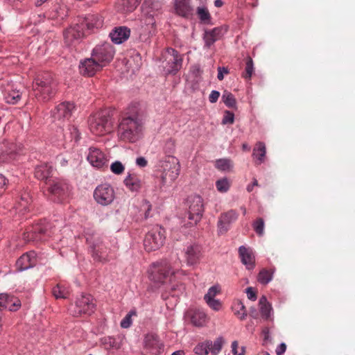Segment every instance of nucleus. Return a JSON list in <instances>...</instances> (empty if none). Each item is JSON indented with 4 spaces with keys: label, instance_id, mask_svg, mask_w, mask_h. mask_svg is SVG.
Instances as JSON below:
<instances>
[{
    "label": "nucleus",
    "instance_id": "nucleus-27",
    "mask_svg": "<svg viewBox=\"0 0 355 355\" xmlns=\"http://www.w3.org/2000/svg\"><path fill=\"white\" fill-rule=\"evenodd\" d=\"M84 35L83 27L82 25L76 24L73 26H71L67 28L64 32V38L65 42L70 45L75 40H78L81 38Z\"/></svg>",
    "mask_w": 355,
    "mask_h": 355
},
{
    "label": "nucleus",
    "instance_id": "nucleus-9",
    "mask_svg": "<svg viewBox=\"0 0 355 355\" xmlns=\"http://www.w3.org/2000/svg\"><path fill=\"white\" fill-rule=\"evenodd\" d=\"M164 240V230L156 226L146 234L144 240L145 250L148 252L156 250L163 245Z\"/></svg>",
    "mask_w": 355,
    "mask_h": 355
},
{
    "label": "nucleus",
    "instance_id": "nucleus-35",
    "mask_svg": "<svg viewBox=\"0 0 355 355\" xmlns=\"http://www.w3.org/2000/svg\"><path fill=\"white\" fill-rule=\"evenodd\" d=\"M124 184L132 191H138L141 188V181L135 175L129 174L125 178Z\"/></svg>",
    "mask_w": 355,
    "mask_h": 355
},
{
    "label": "nucleus",
    "instance_id": "nucleus-7",
    "mask_svg": "<svg viewBox=\"0 0 355 355\" xmlns=\"http://www.w3.org/2000/svg\"><path fill=\"white\" fill-rule=\"evenodd\" d=\"M74 105L69 102H63L58 105L51 112V116L53 121L57 123L60 127V132L62 137L65 138V134L63 132V125L65 121H68L72 115V112L74 110Z\"/></svg>",
    "mask_w": 355,
    "mask_h": 355
},
{
    "label": "nucleus",
    "instance_id": "nucleus-52",
    "mask_svg": "<svg viewBox=\"0 0 355 355\" xmlns=\"http://www.w3.org/2000/svg\"><path fill=\"white\" fill-rule=\"evenodd\" d=\"M220 291L219 287L218 286H213L210 287L207 291V293L204 296V300H207L209 298H214L217 293Z\"/></svg>",
    "mask_w": 355,
    "mask_h": 355
},
{
    "label": "nucleus",
    "instance_id": "nucleus-58",
    "mask_svg": "<svg viewBox=\"0 0 355 355\" xmlns=\"http://www.w3.org/2000/svg\"><path fill=\"white\" fill-rule=\"evenodd\" d=\"M227 73H229V71H228L227 68H226V67H218L217 78L219 80H223L224 74H227Z\"/></svg>",
    "mask_w": 355,
    "mask_h": 355
},
{
    "label": "nucleus",
    "instance_id": "nucleus-38",
    "mask_svg": "<svg viewBox=\"0 0 355 355\" xmlns=\"http://www.w3.org/2000/svg\"><path fill=\"white\" fill-rule=\"evenodd\" d=\"M254 72V63L250 56H247L245 58V71L242 73V77L246 80H250Z\"/></svg>",
    "mask_w": 355,
    "mask_h": 355
},
{
    "label": "nucleus",
    "instance_id": "nucleus-21",
    "mask_svg": "<svg viewBox=\"0 0 355 355\" xmlns=\"http://www.w3.org/2000/svg\"><path fill=\"white\" fill-rule=\"evenodd\" d=\"M238 216V213L234 209L221 214L218 221V234L226 233L230 228V225L237 219Z\"/></svg>",
    "mask_w": 355,
    "mask_h": 355
},
{
    "label": "nucleus",
    "instance_id": "nucleus-39",
    "mask_svg": "<svg viewBox=\"0 0 355 355\" xmlns=\"http://www.w3.org/2000/svg\"><path fill=\"white\" fill-rule=\"evenodd\" d=\"M90 250L93 258L98 261H103L105 260L102 248L98 243H92L90 245Z\"/></svg>",
    "mask_w": 355,
    "mask_h": 355
},
{
    "label": "nucleus",
    "instance_id": "nucleus-44",
    "mask_svg": "<svg viewBox=\"0 0 355 355\" xmlns=\"http://www.w3.org/2000/svg\"><path fill=\"white\" fill-rule=\"evenodd\" d=\"M122 3L125 12H132L139 4L137 0H122Z\"/></svg>",
    "mask_w": 355,
    "mask_h": 355
},
{
    "label": "nucleus",
    "instance_id": "nucleus-18",
    "mask_svg": "<svg viewBox=\"0 0 355 355\" xmlns=\"http://www.w3.org/2000/svg\"><path fill=\"white\" fill-rule=\"evenodd\" d=\"M18 148L15 144L6 140L0 143V163L13 160L17 154Z\"/></svg>",
    "mask_w": 355,
    "mask_h": 355
},
{
    "label": "nucleus",
    "instance_id": "nucleus-62",
    "mask_svg": "<svg viewBox=\"0 0 355 355\" xmlns=\"http://www.w3.org/2000/svg\"><path fill=\"white\" fill-rule=\"evenodd\" d=\"M191 71L196 76L200 75L201 70L199 65H193L191 67Z\"/></svg>",
    "mask_w": 355,
    "mask_h": 355
},
{
    "label": "nucleus",
    "instance_id": "nucleus-48",
    "mask_svg": "<svg viewBox=\"0 0 355 355\" xmlns=\"http://www.w3.org/2000/svg\"><path fill=\"white\" fill-rule=\"evenodd\" d=\"M52 293L56 299L66 298L67 295V293L64 291V289H62L59 284L53 287Z\"/></svg>",
    "mask_w": 355,
    "mask_h": 355
},
{
    "label": "nucleus",
    "instance_id": "nucleus-41",
    "mask_svg": "<svg viewBox=\"0 0 355 355\" xmlns=\"http://www.w3.org/2000/svg\"><path fill=\"white\" fill-rule=\"evenodd\" d=\"M150 10L148 11V15L146 18V24L148 26V35H152L155 33V20L154 19V17L152 14L150 12L153 11L150 8H148Z\"/></svg>",
    "mask_w": 355,
    "mask_h": 355
},
{
    "label": "nucleus",
    "instance_id": "nucleus-6",
    "mask_svg": "<svg viewBox=\"0 0 355 355\" xmlns=\"http://www.w3.org/2000/svg\"><path fill=\"white\" fill-rule=\"evenodd\" d=\"M148 272L150 279L157 284H164L168 278L171 281V277L175 274L170 263L166 259L152 263Z\"/></svg>",
    "mask_w": 355,
    "mask_h": 355
},
{
    "label": "nucleus",
    "instance_id": "nucleus-33",
    "mask_svg": "<svg viewBox=\"0 0 355 355\" xmlns=\"http://www.w3.org/2000/svg\"><path fill=\"white\" fill-rule=\"evenodd\" d=\"M259 304L262 318L265 320H269L272 309L270 304L268 303L265 295H263L260 297Z\"/></svg>",
    "mask_w": 355,
    "mask_h": 355
},
{
    "label": "nucleus",
    "instance_id": "nucleus-29",
    "mask_svg": "<svg viewBox=\"0 0 355 355\" xmlns=\"http://www.w3.org/2000/svg\"><path fill=\"white\" fill-rule=\"evenodd\" d=\"M239 254L241 262L245 266L248 270H252L255 267V258L252 250L243 245L239 248Z\"/></svg>",
    "mask_w": 355,
    "mask_h": 355
},
{
    "label": "nucleus",
    "instance_id": "nucleus-2",
    "mask_svg": "<svg viewBox=\"0 0 355 355\" xmlns=\"http://www.w3.org/2000/svg\"><path fill=\"white\" fill-rule=\"evenodd\" d=\"M56 82L51 73L44 71L38 73L33 83L35 97L40 102H47L56 92Z\"/></svg>",
    "mask_w": 355,
    "mask_h": 355
},
{
    "label": "nucleus",
    "instance_id": "nucleus-12",
    "mask_svg": "<svg viewBox=\"0 0 355 355\" xmlns=\"http://www.w3.org/2000/svg\"><path fill=\"white\" fill-rule=\"evenodd\" d=\"M95 309L96 304L94 297L89 294H83L77 298L72 314L75 317H78L82 314L91 315L94 312Z\"/></svg>",
    "mask_w": 355,
    "mask_h": 355
},
{
    "label": "nucleus",
    "instance_id": "nucleus-42",
    "mask_svg": "<svg viewBox=\"0 0 355 355\" xmlns=\"http://www.w3.org/2000/svg\"><path fill=\"white\" fill-rule=\"evenodd\" d=\"M216 187L218 191L225 193L229 190L230 184L227 178H224L216 182Z\"/></svg>",
    "mask_w": 355,
    "mask_h": 355
},
{
    "label": "nucleus",
    "instance_id": "nucleus-26",
    "mask_svg": "<svg viewBox=\"0 0 355 355\" xmlns=\"http://www.w3.org/2000/svg\"><path fill=\"white\" fill-rule=\"evenodd\" d=\"M174 8L175 13L184 18H189L193 13L189 0H175Z\"/></svg>",
    "mask_w": 355,
    "mask_h": 355
},
{
    "label": "nucleus",
    "instance_id": "nucleus-56",
    "mask_svg": "<svg viewBox=\"0 0 355 355\" xmlns=\"http://www.w3.org/2000/svg\"><path fill=\"white\" fill-rule=\"evenodd\" d=\"M248 298L252 301L257 300V293L252 287H248L245 290Z\"/></svg>",
    "mask_w": 355,
    "mask_h": 355
},
{
    "label": "nucleus",
    "instance_id": "nucleus-36",
    "mask_svg": "<svg viewBox=\"0 0 355 355\" xmlns=\"http://www.w3.org/2000/svg\"><path fill=\"white\" fill-rule=\"evenodd\" d=\"M275 268L267 270L263 268L260 270L257 276V281L263 285L268 284L272 279Z\"/></svg>",
    "mask_w": 355,
    "mask_h": 355
},
{
    "label": "nucleus",
    "instance_id": "nucleus-1",
    "mask_svg": "<svg viewBox=\"0 0 355 355\" xmlns=\"http://www.w3.org/2000/svg\"><path fill=\"white\" fill-rule=\"evenodd\" d=\"M146 116V110L140 103L130 105L118 125L120 140L135 143L141 138Z\"/></svg>",
    "mask_w": 355,
    "mask_h": 355
},
{
    "label": "nucleus",
    "instance_id": "nucleus-16",
    "mask_svg": "<svg viewBox=\"0 0 355 355\" xmlns=\"http://www.w3.org/2000/svg\"><path fill=\"white\" fill-rule=\"evenodd\" d=\"M167 53L171 58L167 60V65L165 67L166 73V74L175 75L182 68V55L173 48H168Z\"/></svg>",
    "mask_w": 355,
    "mask_h": 355
},
{
    "label": "nucleus",
    "instance_id": "nucleus-14",
    "mask_svg": "<svg viewBox=\"0 0 355 355\" xmlns=\"http://www.w3.org/2000/svg\"><path fill=\"white\" fill-rule=\"evenodd\" d=\"M164 345L155 334H148L144 338V350L143 355H160L163 352Z\"/></svg>",
    "mask_w": 355,
    "mask_h": 355
},
{
    "label": "nucleus",
    "instance_id": "nucleus-53",
    "mask_svg": "<svg viewBox=\"0 0 355 355\" xmlns=\"http://www.w3.org/2000/svg\"><path fill=\"white\" fill-rule=\"evenodd\" d=\"M135 314V312L131 311L128 313L123 319L121 321V327L124 329H127L130 327L132 324V315Z\"/></svg>",
    "mask_w": 355,
    "mask_h": 355
},
{
    "label": "nucleus",
    "instance_id": "nucleus-64",
    "mask_svg": "<svg viewBox=\"0 0 355 355\" xmlns=\"http://www.w3.org/2000/svg\"><path fill=\"white\" fill-rule=\"evenodd\" d=\"M6 184V178L1 174H0V189H3Z\"/></svg>",
    "mask_w": 355,
    "mask_h": 355
},
{
    "label": "nucleus",
    "instance_id": "nucleus-28",
    "mask_svg": "<svg viewBox=\"0 0 355 355\" xmlns=\"http://www.w3.org/2000/svg\"><path fill=\"white\" fill-rule=\"evenodd\" d=\"M186 318L195 327H202L207 320L206 314L199 309H190L187 312Z\"/></svg>",
    "mask_w": 355,
    "mask_h": 355
},
{
    "label": "nucleus",
    "instance_id": "nucleus-37",
    "mask_svg": "<svg viewBox=\"0 0 355 355\" xmlns=\"http://www.w3.org/2000/svg\"><path fill=\"white\" fill-rule=\"evenodd\" d=\"M222 101L227 107L236 108V100L230 92L227 90L223 92Z\"/></svg>",
    "mask_w": 355,
    "mask_h": 355
},
{
    "label": "nucleus",
    "instance_id": "nucleus-51",
    "mask_svg": "<svg viewBox=\"0 0 355 355\" xmlns=\"http://www.w3.org/2000/svg\"><path fill=\"white\" fill-rule=\"evenodd\" d=\"M205 302L208 306L214 311L220 310L222 306L220 300H216L214 298H209V300H205Z\"/></svg>",
    "mask_w": 355,
    "mask_h": 355
},
{
    "label": "nucleus",
    "instance_id": "nucleus-23",
    "mask_svg": "<svg viewBox=\"0 0 355 355\" xmlns=\"http://www.w3.org/2000/svg\"><path fill=\"white\" fill-rule=\"evenodd\" d=\"M87 158L94 167L101 168L104 166H107L108 160L98 148H90Z\"/></svg>",
    "mask_w": 355,
    "mask_h": 355
},
{
    "label": "nucleus",
    "instance_id": "nucleus-46",
    "mask_svg": "<svg viewBox=\"0 0 355 355\" xmlns=\"http://www.w3.org/2000/svg\"><path fill=\"white\" fill-rule=\"evenodd\" d=\"M112 172L114 174L119 175L124 171V166L119 161H115L110 166Z\"/></svg>",
    "mask_w": 355,
    "mask_h": 355
},
{
    "label": "nucleus",
    "instance_id": "nucleus-25",
    "mask_svg": "<svg viewBox=\"0 0 355 355\" xmlns=\"http://www.w3.org/2000/svg\"><path fill=\"white\" fill-rule=\"evenodd\" d=\"M36 263L35 252L30 251L22 254L16 261V268L23 271L33 267Z\"/></svg>",
    "mask_w": 355,
    "mask_h": 355
},
{
    "label": "nucleus",
    "instance_id": "nucleus-50",
    "mask_svg": "<svg viewBox=\"0 0 355 355\" xmlns=\"http://www.w3.org/2000/svg\"><path fill=\"white\" fill-rule=\"evenodd\" d=\"M234 121V114L232 112L225 110L222 120L223 124H232Z\"/></svg>",
    "mask_w": 355,
    "mask_h": 355
},
{
    "label": "nucleus",
    "instance_id": "nucleus-32",
    "mask_svg": "<svg viewBox=\"0 0 355 355\" xmlns=\"http://www.w3.org/2000/svg\"><path fill=\"white\" fill-rule=\"evenodd\" d=\"M103 21L101 19L95 15H87L81 25L86 26L88 30H93L94 28H98L102 26Z\"/></svg>",
    "mask_w": 355,
    "mask_h": 355
},
{
    "label": "nucleus",
    "instance_id": "nucleus-47",
    "mask_svg": "<svg viewBox=\"0 0 355 355\" xmlns=\"http://www.w3.org/2000/svg\"><path fill=\"white\" fill-rule=\"evenodd\" d=\"M236 306L238 310L235 314L240 318V320H243L247 316V311L245 309V306L241 302H239Z\"/></svg>",
    "mask_w": 355,
    "mask_h": 355
},
{
    "label": "nucleus",
    "instance_id": "nucleus-4",
    "mask_svg": "<svg viewBox=\"0 0 355 355\" xmlns=\"http://www.w3.org/2000/svg\"><path fill=\"white\" fill-rule=\"evenodd\" d=\"M51 236V225L45 219L28 227L23 234V239L35 243L46 241Z\"/></svg>",
    "mask_w": 355,
    "mask_h": 355
},
{
    "label": "nucleus",
    "instance_id": "nucleus-63",
    "mask_svg": "<svg viewBox=\"0 0 355 355\" xmlns=\"http://www.w3.org/2000/svg\"><path fill=\"white\" fill-rule=\"evenodd\" d=\"M144 203L147 205L148 208L145 212V218H147L149 216L150 211L151 210L152 205L150 202L147 200H144Z\"/></svg>",
    "mask_w": 355,
    "mask_h": 355
},
{
    "label": "nucleus",
    "instance_id": "nucleus-45",
    "mask_svg": "<svg viewBox=\"0 0 355 355\" xmlns=\"http://www.w3.org/2000/svg\"><path fill=\"white\" fill-rule=\"evenodd\" d=\"M216 167L220 171H227L231 167V162L227 159H219L216 162Z\"/></svg>",
    "mask_w": 355,
    "mask_h": 355
},
{
    "label": "nucleus",
    "instance_id": "nucleus-31",
    "mask_svg": "<svg viewBox=\"0 0 355 355\" xmlns=\"http://www.w3.org/2000/svg\"><path fill=\"white\" fill-rule=\"evenodd\" d=\"M52 166L47 163H43L37 165L35 168V177L40 180L49 182V180H53L54 178L51 175Z\"/></svg>",
    "mask_w": 355,
    "mask_h": 355
},
{
    "label": "nucleus",
    "instance_id": "nucleus-13",
    "mask_svg": "<svg viewBox=\"0 0 355 355\" xmlns=\"http://www.w3.org/2000/svg\"><path fill=\"white\" fill-rule=\"evenodd\" d=\"M94 198L101 205H110L115 198L114 188L109 184L98 185L94 191Z\"/></svg>",
    "mask_w": 355,
    "mask_h": 355
},
{
    "label": "nucleus",
    "instance_id": "nucleus-15",
    "mask_svg": "<svg viewBox=\"0 0 355 355\" xmlns=\"http://www.w3.org/2000/svg\"><path fill=\"white\" fill-rule=\"evenodd\" d=\"M3 87V93L6 102L9 104H17L21 98L22 92L18 88V85L12 82L4 81L1 83Z\"/></svg>",
    "mask_w": 355,
    "mask_h": 355
},
{
    "label": "nucleus",
    "instance_id": "nucleus-60",
    "mask_svg": "<svg viewBox=\"0 0 355 355\" xmlns=\"http://www.w3.org/2000/svg\"><path fill=\"white\" fill-rule=\"evenodd\" d=\"M136 164L138 166L144 168L147 166L148 162L144 157H139L136 159Z\"/></svg>",
    "mask_w": 355,
    "mask_h": 355
},
{
    "label": "nucleus",
    "instance_id": "nucleus-22",
    "mask_svg": "<svg viewBox=\"0 0 355 355\" xmlns=\"http://www.w3.org/2000/svg\"><path fill=\"white\" fill-rule=\"evenodd\" d=\"M227 32V28L223 26L216 27L211 30H206L203 35L205 46L209 49L216 41L219 40Z\"/></svg>",
    "mask_w": 355,
    "mask_h": 355
},
{
    "label": "nucleus",
    "instance_id": "nucleus-17",
    "mask_svg": "<svg viewBox=\"0 0 355 355\" xmlns=\"http://www.w3.org/2000/svg\"><path fill=\"white\" fill-rule=\"evenodd\" d=\"M202 257V248L197 243L190 244L184 249V257L189 266H194L199 263Z\"/></svg>",
    "mask_w": 355,
    "mask_h": 355
},
{
    "label": "nucleus",
    "instance_id": "nucleus-55",
    "mask_svg": "<svg viewBox=\"0 0 355 355\" xmlns=\"http://www.w3.org/2000/svg\"><path fill=\"white\" fill-rule=\"evenodd\" d=\"M68 130L71 135V139H74L75 141H79L80 137L78 130L74 125H69Z\"/></svg>",
    "mask_w": 355,
    "mask_h": 355
},
{
    "label": "nucleus",
    "instance_id": "nucleus-30",
    "mask_svg": "<svg viewBox=\"0 0 355 355\" xmlns=\"http://www.w3.org/2000/svg\"><path fill=\"white\" fill-rule=\"evenodd\" d=\"M130 35V30L126 26L116 27L110 33V37L112 41L116 44H120L126 41Z\"/></svg>",
    "mask_w": 355,
    "mask_h": 355
},
{
    "label": "nucleus",
    "instance_id": "nucleus-54",
    "mask_svg": "<svg viewBox=\"0 0 355 355\" xmlns=\"http://www.w3.org/2000/svg\"><path fill=\"white\" fill-rule=\"evenodd\" d=\"M143 6L150 8L152 10H159L161 8V3L155 0H145Z\"/></svg>",
    "mask_w": 355,
    "mask_h": 355
},
{
    "label": "nucleus",
    "instance_id": "nucleus-10",
    "mask_svg": "<svg viewBox=\"0 0 355 355\" xmlns=\"http://www.w3.org/2000/svg\"><path fill=\"white\" fill-rule=\"evenodd\" d=\"M188 204L189 223L191 225H196L200 221L205 211L203 199L198 195L192 196L188 198Z\"/></svg>",
    "mask_w": 355,
    "mask_h": 355
},
{
    "label": "nucleus",
    "instance_id": "nucleus-19",
    "mask_svg": "<svg viewBox=\"0 0 355 355\" xmlns=\"http://www.w3.org/2000/svg\"><path fill=\"white\" fill-rule=\"evenodd\" d=\"M175 161L176 162L173 163V166H171L168 168H167V164L164 166V171L159 179V187L160 189L167 184L172 183L178 177L180 173V165L177 159Z\"/></svg>",
    "mask_w": 355,
    "mask_h": 355
},
{
    "label": "nucleus",
    "instance_id": "nucleus-11",
    "mask_svg": "<svg viewBox=\"0 0 355 355\" xmlns=\"http://www.w3.org/2000/svg\"><path fill=\"white\" fill-rule=\"evenodd\" d=\"M114 53V46L109 42H105L93 49L92 56L97 62L101 64L102 67H104L112 60Z\"/></svg>",
    "mask_w": 355,
    "mask_h": 355
},
{
    "label": "nucleus",
    "instance_id": "nucleus-3",
    "mask_svg": "<svg viewBox=\"0 0 355 355\" xmlns=\"http://www.w3.org/2000/svg\"><path fill=\"white\" fill-rule=\"evenodd\" d=\"M88 122L91 132L97 136H102L111 132V115L108 110H101L91 115Z\"/></svg>",
    "mask_w": 355,
    "mask_h": 355
},
{
    "label": "nucleus",
    "instance_id": "nucleus-8",
    "mask_svg": "<svg viewBox=\"0 0 355 355\" xmlns=\"http://www.w3.org/2000/svg\"><path fill=\"white\" fill-rule=\"evenodd\" d=\"M225 344L223 336H218L213 342L211 340H205L198 343L193 348V352L197 355H207L209 352L211 355H218L221 352Z\"/></svg>",
    "mask_w": 355,
    "mask_h": 355
},
{
    "label": "nucleus",
    "instance_id": "nucleus-40",
    "mask_svg": "<svg viewBox=\"0 0 355 355\" xmlns=\"http://www.w3.org/2000/svg\"><path fill=\"white\" fill-rule=\"evenodd\" d=\"M196 13L198 16V18L202 22L209 23L210 21L211 15L206 7H198L196 10Z\"/></svg>",
    "mask_w": 355,
    "mask_h": 355
},
{
    "label": "nucleus",
    "instance_id": "nucleus-34",
    "mask_svg": "<svg viewBox=\"0 0 355 355\" xmlns=\"http://www.w3.org/2000/svg\"><path fill=\"white\" fill-rule=\"evenodd\" d=\"M266 145L263 142L259 141L256 144L255 147L253 149L252 155L257 159L258 164H261L264 162L266 157Z\"/></svg>",
    "mask_w": 355,
    "mask_h": 355
},
{
    "label": "nucleus",
    "instance_id": "nucleus-61",
    "mask_svg": "<svg viewBox=\"0 0 355 355\" xmlns=\"http://www.w3.org/2000/svg\"><path fill=\"white\" fill-rule=\"evenodd\" d=\"M286 349V345L285 343H282L279 344L277 349H276V354L277 355H282L283 354Z\"/></svg>",
    "mask_w": 355,
    "mask_h": 355
},
{
    "label": "nucleus",
    "instance_id": "nucleus-57",
    "mask_svg": "<svg viewBox=\"0 0 355 355\" xmlns=\"http://www.w3.org/2000/svg\"><path fill=\"white\" fill-rule=\"evenodd\" d=\"M238 342L236 340H234L232 343V352L234 355H243L245 352V348L243 347L241 349V352L238 353L237 348H238Z\"/></svg>",
    "mask_w": 355,
    "mask_h": 355
},
{
    "label": "nucleus",
    "instance_id": "nucleus-5",
    "mask_svg": "<svg viewBox=\"0 0 355 355\" xmlns=\"http://www.w3.org/2000/svg\"><path fill=\"white\" fill-rule=\"evenodd\" d=\"M70 191V185L64 180L54 178L46 182L47 195L54 202H62L69 196Z\"/></svg>",
    "mask_w": 355,
    "mask_h": 355
},
{
    "label": "nucleus",
    "instance_id": "nucleus-49",
    "mask_svg": "<svg viewBox=\"0 0 355 355\" xmlns=\"http://www.w3.org/2000/svg\"><path fill=\"white\" fill-rule=\"evenodd\" d=\"M169 293L173 297L174 296H178L179 293H182V291L184 289V286L181 284H175L171 285Z\"/></svg>",
    "mask_w": 355,
    "mask_h": 355
},
{
    "label": "nucleus",
    "instance_id": "nucleus-59",
    "mask_svg": "<svg viewBox=\"0 0 355 355\" xmlns=\"http://www.w3.org/2000/svg\"><path fill=\"white\" fill-rule=\"evenodd\" d=\"M220 96V92L216 90L211 91L209 96V101L211 103H216Z\"/></svg>",
    "mask_w": 355,
    "mask_h": 355
},
{
    "label": "nucleus",
    "instance_id": "nucleus-43",
    "mask_svg": "<svg viewBox=\"0 0 355 355\" xmlns=\"http://www.w3.org/2000/svg\"><path fill=\"white\" fill-rule=\"evenodd\" d=\"M252 227L255 232L260 236L263 235L264 232V220L261 218H257L252 224Z\"/></svg>",
    "mask_w": 355,
    "mask_h": 355
},
{
    "label": "nucleus",
    "instance_id": "nucleus-24",
    "mask_svg": "<svg viewBox=\"0 0 355 355\" xmlns=\"http://www.w3.org/2000/svg\"><path fill=\"white\" fill-rule=\"evenodd\" d=\"M21 302L13 295L6 293H0V310L8 309L16 311L21 307Z\"/></svg>",
    "mask_w": 355,
    "mask_h": 355
},
{
    "label": "nucleus",
    "instance_id": "nucleus-20",
    "mask_svg": "<svg viewBox=\"0 0 355 355\" xmlns=\"http://www.w3.org/2000/svg\"><path fill=\"white\" fill-rule=\"evenodd\" d=\"M100 64H101L97 62L92 56L89 58H85L80 62V73L84 76H93L97 71L103 69Z\"/></svg>",
    "mask_w": 355,
    "mask_h": 355
}]
</instances>
